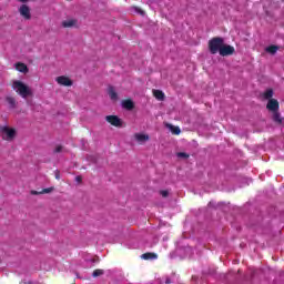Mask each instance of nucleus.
I'll return each mask as SVG.
<instances>
[{"label": "nucleus", "instance_id": "nucleus-20", "mask_svg": "<svg viewBox=\"0 0 284 284\" xmlns=\"http://www.w3.org/2000/svg\"><path fill=\"white\" fill-rule=\"evenodd\" d=\"M176 156H178L179 159H190V154H187V153H185V152H179V153L176 154Z\"/></svg>", "mask_w": 284, "mask_h": 284}, {"label": "nucleus", "instance_id": "nucleus-11", "mask_svg": "<svg viewBox=\"0 0 284 284\" xmlns=\"http://www.w3.org/2000/svg\"><path fill=\"white\" fill-rule=\"evenodd\" d=\"M153 97L158 101H165V93H163V91H161V90H153Z\"/></svg>", "mask_w": 284, "mask_h": 284}, {"label": "nucleus", "instance_id": "nucleus-13", "mask_svg": "<svg viewBox=\"0 0 284 284\" xmlns=\"http://www.w3.org/2000/svg\"><path fill=\"white\" fill-rule=\"evenodd\" d=\"M16 70L18 72H22L23 74H27L28 65H26V63L18 62V63H16Z\"/></svg>", "mask_w": 284, "mask_h": 284}, {"label": "nucleus", "instance_id": "nucleus-4", "mask_svg": "<svg viewBox=\"0 0 284 284\" xmlns=\"http://www.w3.org/2000/svg\"><path fill=\"white\" fill-rule=\"evenodd\" d=\"M236 52V49L230 44L223 42L222 48L220 49V57H232Z\"/></svg>", "mask_w": 284, "mask_h": 284}, {"label": "nucleus", "instance_id": "nucleus-10", "mask_svg": "<svg viewBox=\"0 0 284 284\" xmlns=\"http://www.w3.org/2000/svg\"><path fill=\"white\" fill-rule=\"evenodd\" d=\"M156 258H159V255L156 253L146 252L143 254L144 261H156Z\"/></svg>", "mask_w": 284, "mask_h": 284}, {"label": "nucleus", "instance_id": "nucleus-2", "mask_svg": "<svg viewBox=\"0 0 284 284\" xmlns=\"http://www.w3.org/2000/svg\"><path fill=\"white\" fill-rule=\"evenodd\" d=\"M0 135L2 136L3 141H14L17 138V129L8 125L0 126Z\"/></svg>", "mask_w": 284, "mask_h": 284}, {"label": "nucleus", "instance_id": "nucleus-12", "mask_svg": "<svg viewBox=\"0 0 284 284\" xmlns=\"http://www.w3.org/2000/svg\"><path fill=\"white\" fill-rule=\"evenodd\" d=\"M63 28H74L77 27V20L74 19H67L62 22Z\"/></svg>", "mask_w": 284, "mask_h": 284}, {"label": "nucleus", "instance_id": "nucleus-19", "mask_svg": "<svg viewBox=\"0 0 284 284\" xmlns=\"http://www.w3.org/2000/svg\"><path fill=\"white\" fill-rule=\"evenodd\" d=\"M7 103L10 105V108H14V105H17L14 98H7Z\"/></svg>", "mask_w": 284, "mask_h": 284}, {"label": "nucleus", "instance_id": "nucleus-16", "mask_svg": "<svg viewBox=\"0 0 284 284\" xmlns=\"http://www.w3.org/2000/svg\"><path fill=\"white\" fill-rule=\"evenodd\" d=\"M263 97H264V99H266V100L270 101V100L272 99V97H274V90L267 89V90L264 92Z\"/></svg>", "mask_w": 284, "mask_h": 284}, {"label": "nucleus", "instance_id": "nucleus-15", "mask_svg": "<svg viewBox=\"0 0 284 284\" xmlns=\"http://www.w3.org/2000/svg\"><path fill=\"white\" fill-rule=\"evenodd\" d=\"M273 121L278 125H283L284 119L281 118V113L278 111L273 112Z\"/></svg>", "mask_w": 284, "mask_h": 284}, {"label": "nucleus", "instance_id": "nucleus-9", "mask_svg": "<svg viewBox=\"0 0 284 284\" xmlns=\"http://www.w3.org/2000/svg\"><path fill=\"white\" fill-rule=\"evenodd\" d=\"M121 105L124 110H134V102L132 100H123Z\"/></svg>", "mask_w": 284, "mask_h": 284}, {"label": "nucleus", "instance_id": "nucleus-1", "mask_svg": "<svg viewBox=\"0 0 284 284\" xmlns=\"http://www.w3.org/2000/svg\"><path fill=\"white\" fill-rule=\"evenodd\" d=\"M12 88L20 94V97H22V99H28V97H32V89H30L28 84L19 80L13 81Z\"/></svg>", "mask_w": 284, "mask_h": 284}, {"label": "nucleus", "instance_id": "nucleus-7", "mask_svg": "<svg viewBox=\"0 0 284 284\" xmlns=\"http://www.w3.org/2000/svg\"><path fill=\"white\" fill-rule=\"evenodd\" d=\"M19 13L27 21H30V19H32V13H30V7H28V4L20 6Z\"/></svg>", "mask_w": 284, "mask_h": 284}, {"label": "nucleus", "instance_id": "nucleus-24", "mask_svg": "<svg viewBox=\"0 0 284 284\" xmlns=\"http://www.w3.org/2000/svg\"><path fill=\"white\" fill-rule=\"evenodd\" d=\"M50 192H52V187L44 189L42 192H40V194H50Z\"/></svg>", "mask_w": 284, "mask_h": 284}, {"label": "nucleus", "instance_id": "nucleus-26", "mask_svg": "<svg viewBox=\"0 0 284 284\" xmlns=\"http://www.w3.org/2000/svg\"><path fill=\"white\" fill-rule=\"evenodd\" d=\"M61 150H63V146H61V145H58V146L55 148V152H61Z\"/></svg>", "mask_w": 284, "mask_h": 284}, {"label": "nucleus", "instance_id": "nucleus-17", "mask_svg": "<svg viewBox=\"0 0 284 284\" xmlns=\"http://www.w3.org/2000/svg\"><path fill=\"white\" fill-rule=\"evenodd\" d=\"M266 52H268L270 54H276V52H278V47L277 45H270L266 48Z\"/></svg>", "mask_w": 284, "mask_h": 284}, {"label": "nucleus", "instance_id": "nucleus-21", "mask_svg": "<svg viewBox=\"0 0 284 284\" xmlns=\"http://www.w3.org/2000/svg\"><path fill=\"white\" fill-rule=\"evenodd\" d=\"M160 194L163 199H168L170 196V191L169 190H162V191H160Z\"/></svg>", "mask_w": 284, "mask_h": 284}, {"label": "nucleus", "instance_id": "nucleus-8", "mask_svg": "<svg viewBox=\"0 0 284 284\" xmlns=\"http://www.w3.org/2000/svg\"><path fill=\"white\" fill-rule=\"evenodd\" d=\"M278 100L276 99H271L268 100L267 104H266V110H268L270 112H278Z\"/></svg>", "mask_w": 284, "mask_h": 284}, {"label": "nucleus", "instance_id": "nucleus-28", "mask_svg": "<svg viewBox=\"0 0 284 284\" xmlns=\"http://www.w3.org/2000/svg\"><path fill=\"white\" fill-rule=\"evenodd\" d=\"M172 282L170 280H166L165 281V284H171Z\"/></svg>", "mask_w": 284, "mask_h": 284}, {"label": "nucleus", "instance_id": "nucleus-22", "mask_svg": "<svg viewBox=\"0 0 284 284\" xmlns=\"http://www.w3.org/2000/svg\"><path fill=\"white\" fill-rule=\"evenodd\" d=\"M135 140L138 141V143H142L143 142V133H136Z\"/></svg>", "mask_w": 284, "mask_h": 284}, {"label": "nucleus", "instance_id": "nucleus-14", "mask_svg": "<svg viewBox=\"0 0 284 284\" xmlns=\"http://www.w3.org/2000/svg\"><path fill=\"white\" fill-rule=\"evenodd\" d=\"M108 94L111 101H118L119 95L116 94V91L112 87H109Z\"/></svg>", "mask_w": 284, "mask_h": 284}, {"label": "nucleus", "instance_id": "nucleus-25", "mask_svg": "<svg viewBox=\"0 0 284 284\" xmlns=\"http://www.w3.org/2000/svg\"><path fill=\"white\" fill-rule=\"evenodd\" d=\"M133 10H134L135 12H138V14H143V10H141V9H139V8H133Z\"/></svg>", "mask_w": 284, "mask_h": 284}, {"label": "nucleus", "instance_id": "nucleus-18", "mask_svg": "<svg viewBox=\"0 0 284 284\" xmlns=\"http://www.w3.org/2000/svg\"><path fill=\"white\" fill-rule=\"evenodd\" d=\"M169 129L172 132V134H175V135L181 134V129L179 126H174V125L170 124Z\"/></svg>", "mask_w": 284, "mask_h": 284}, {"label": "nucleus", "instance_id": "nucleus-30", "mask_svg": "<svg viewBox=\"0 0 284 284\" xmlns=\"http://www.w3.org/2000/svg\"><path fill=\"white\" fill-rule=\"evenodd\" d=\"M55 179H59V175H55Z\"/></svg>", "mask_w": 284, "mask_h": 284}, {"label": "nucleus", "instance_id": "nucleus-29", "mask_svg": "<svg viewBox=\"0 0 284 284\" xmlns=\"http://www.w3.org/2000/svg\"><path fill=\"white\" fill-rule=\"evenodd\" d=\"M77 181H81V178H80V176H78V178H77Z\"/></svg>", "mask_w": 284, "mask_h": 284}, {"label": "nucleus", "instance_id": "nucleus-3", "mask_svg": "<svg viewBox=\"0 0 284 284\" xmlns=\"http://www.w3.org/2000/svg\"><path fill=\"white\" fill-rule=\"evenodd\" d=\"M224 40L221 37L212 38L209 41V52L211 54H217V52H221V48L223 47Z\"/></svg>", "mask_w": 284, "mask_h": 284}, {"label": "nucleus", "instance_id": "nucleus-23", "mask_svg": "<svg viewBox=\"0 0 284 284\" xmlns=\"http://www.w3.org/2000/svg\"><path fill=\"white\" fill-rule=\"evenodd\" d=\"M103 274V270H95L92 274V276H94V278H97V276H101Z\"/></svg>", "mask_w": 284, "mask_h": 284}, {"label": "nucleus", "instance_id": "nucleus-5", "mask_svg": "<svg viewBox=\"0 0 284 284\" xmlns=\"http://www.w3.org/2000/svg\"><path fill=\"white\" fill-rule=\"evenodd\" d=\"M55 82L58 85H63L64 88H72L73 85L72 79L68 75H60L55 78Z\"/></svg>", "mask_w": 284, "mask_h": 284}, {"label": "nucleus", "instance_id": "nucleus-27", "mask_svg": "<svg viewBox=\"0 0 284 284\" xmlns=\"http://www.w3.org/2000/svg\"><path fill=\"white\" fill-rule=\"evenodd\" d=\"M150 136L148 134H143V141H149Z\"/></svg>", "mask_w": 284, "mask_h": 284}, {"label": "nucleus", "instance_id": "nucleus-6", "mask_svg": "<svg viewBox=\"0 0 284 284\" xmlns=\"http://www.w3.org/2000/svg\"><path fill=\"white\" fill-rule=\"evenodd\" d=\"M105 121L114 128H121L123 125V120L116 115H106Z\"/></svg>", "mask_w": 284, "mask_h": 284}]
</instances>
